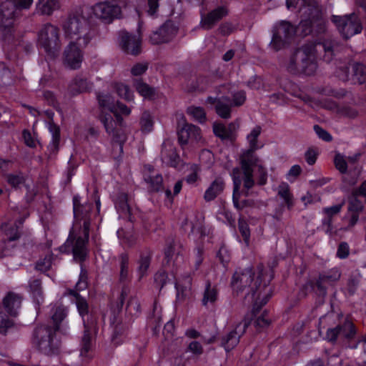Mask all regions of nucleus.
Wrapping results in <instances>:
<instances>
[{"label":"nucleus","instance_id":"obj_42","mask_svg":"<svg viewBox=\"0 0 366 366\" xmlns=\"http://www.w3.org/2000/svg\"><path fill=\"white\" fill-rule=\"evenodd\" d=\"M139 124L143 133L152 132L154 127V119L149 111H144L140 117Z\"/></svg>","mask_w":366,"mask_h":366},{"label":"nucleus","instance_id":"obj_5","mask_svg":"<svg viewBox=\"0 0 366 366\" xmlns=\"http://www.w3.org/2000/svg\"><path fill=\"white\" fill-rule=\"evenodd\" d=\"M91 222L89 219L83 222L84 237H76L74 234V228L70 229L69 237L66 242L60 247V251L64 253L71 252L74 260L82 263L87 257L88 250L86 244L89 240ZM83 267L81 264V267Z\"/></svg>","mask_w":366,"mask_h":366},{"label":"nucleus","instance_id":"obj_36","mask_svg":"<svg viewBox=\"0 0 366 366\" xmlns=\"http://www.w3.org/2000/svg\"><path fill=\"white\" fill-rule=\"evenodd\" d=\"M152 259V253L149 250H145L141 252L140 257L138 261L137 272L139 275V278L143 277L150 266Z\"/></svg>","mask_w":366,"mask_h":366},{"label":"nucleus","instance_id":"obj_56","mask_svg":"<svg viewBox=\"0 0 366 366\" xmlns=\"http://www.w3.org/2000/svg\"><path fill=\"white\" fill-rule=\"evenodd\" d=\"M364 206L360 200L357 197L350 200L348 204V214H354L360 216L362 212Z\"/></svg>","mask_w":366,"mask_h":366},{"label":"nucleus","instance_id":"obj_64","mask_svg":"<svg viewBox=\"0 0 366 366\" xmlns=\"http://www.w3.org/2000/svg\"><path fill=\"white\" fill-rule=\"evenodd\" d=\"M246 101V93L241 90L233 94L232 101H231L232 106L239 107L242 106Z\"/></svg>","mask_w":366,"mask_h":366},{"label":"nucleus","instance_id":"obj_55","mask_svg":"<svg viewBox=\"0 0 366 366\" xmlns=\"http://www.w3.org/2000/svg\"><path fill=\"white\" fill-rule=\"evenodd\" d=\"M262 128L260 126H256L247 135V139L249 143V149H257V138L261 134Z\"/></svg>","mask_w":366,"mask_h":366},{"label":"nucleus","instance_id":"obj_30","mask_svg":"<svg viewBox=\"0 0 366 366\" xmlns=\"http://www.w3.org/2000/svg\"><path fill=\"white\" fill-rule=\"evenodd\" d=\"M232 104L229 97L223 96L218 98V102L215 106L216 113L222 119H229L231 117V109Z\"/></svg>","mask_w":366,"mask_h":366},{"label":"nucleus","instance_id":"obj_60","mask_svg":"<svg viewBox=\"0 0 366 366\" xmlns=\"http://www.w3.org/2000/svg\"><path fill=\"white\" fill-rule=\"evenodd\" d=\"M147 62H139L135 64L131 69V74L134 76L143 75L148 69Z\"/></svg>","mask_w":366,"mask_h":366},{"label":"nucleus","instance_id":"obj_50","mask_svg":"<svg viewBox=\"0 0 366 366\" xmlns=\"http://www.w3.org/2000/svg\"><path fill=\"white\" fill-rule=\"evenodd\" d=\"M320 13L315 19H312L313 21V34L315 35L324 34L327 31V22L322 18H320Z\"/></svg>","mask_w":366,"mask_h":366},{"label":"nucleus","instance_id":"obj_63","mask_svg":"<svg viewBox=\"0 0 366 366\" xmlns=\"http://www.w3.org/2000/svg\"><path fill=\"white\" fill-rule=\"evenodd\" d=\"M334 163L337 169L342 174H345L347 171V164L343 156L338 154H336L334 159Z\"/></svg>","mask_w":366,"mask_h":366},{"label":"nucleus","instance_id":"obj_40","mask_svg":"<svg viewBox=\"0 0 366 366\" xmlns=\"http://www.w3.org/2000/svg\"><path fill=\"white\" fill-rule=\"evenodd\" d=\"M49 131L51 133L52 139L51 142L49 145V150L51 154H55L59 150V142H60V129L54 124H50Z\"/></svg>","mask_w":366,"mask_h":366},{"label":"nucleus","instance_id":"obj_32","mask_svg":"<svg viewBox=\"0 0 366 366\" xmlns=\"http://www.w3.org/2000/svg\"><path fill=\"white\" fill-rule=\"evenodd\" d=\"M133 86L145 99H152L155 95V89L144 82L142 79H134Z\"/></svg>","mask_w":366,"mask_h":366},{"label":"nucleus","instance_id":"obj_45","mask_svg":"<svg viewBox=\"0 0 366 366\" xmlns=\"http://www.w3.org/2000/svg\"><path fill=\"white\" fill-rule=\"evenodd\" d=\"M176 247L177 244L174 239H172L167 242V247L164 250V255L168 263L173 259L174 256L175 259L174 261H177L180 256V251L177 250Z\"/></svg>","mask_w":366,"mask_h":366},{"label":"nucleus","instance_id":"obj_2","mask_svg":"<svg viewBox=\"0 0 366 366\" xmlns=\"http://www.w3.org/2000/svg\"><path fill=\"white\" fill-rule=\"evenodd\" d=\"M287 71L293 74L312 75L317 70V49L307 43L295 49L285 63Z\"/></svg>","mask_w":366,"mask_h":366},{"label":"nucleus","instance_id":"obj_27","mask_svg":"<svg viewBox=\"0 0 366 366\" xmlns=\"http://www.w3.org/2000/svg\"><path fill=\"white\" fill-rule=\"evenodd\" d=\"M21 297L14 292H10L3 300L4 307L11 316H16L21 304Z\"/></svg>","mask_w":366,"mask_h":366},{"label":"nucleus","instance_id":"obj_46","mask_svg":"<svg viewBox=\"0 0 366 366\" xmlns=\"http://www.w3.org/2000/svg\"><path fill=\"white\" fill-rule=\"evenodd\" d=\"M116 207L122 215L127 216L130 214V207L128 204L127 194L122 193L119 195Z\"/></svg>","mask_w":366,"mask_h":366},{"label":"nucleus","instance_id":"obj_24","mask_svg":"<svg viewBox=\"0 0 366 366\" xmlns=\"http://www.w3.org/2000/svg\"><path fill=\"white\" fill-rule=\"evenodd\" d=\"M174 277L176 280L175 288L178 299L183 300L189 292L192 287V277L189 272H185L178 276V269L173 271Z\"/></svg>","mask_w":366,"mask_h":366},{"label":"nucleus","instance_id":"obj_34","mask_svg":"<svg viewBox=\"0 0 366 366\" xmlns=\"http://www.w3.org/2000/svg\"><path fill=\"white\" fill-rule=\"evenodd\" d=\"M236 172L237 173L239 172V169L236 168V169H233L234 189H233L232 199H233V203H234V207L238 209H241L244 206H246L247 201H246V200L243 201L242 204H240L239 203V199L240 197V194L242 193L243 194V193L242 192H239L240 185L242 182L240 179L239 177L236 176Z\"/></svg>","mask_w":366,"mask_h":366},{"label":"nucleus","instance_id":"obj_57","mask_svg":"<svg viewBox=\"0 0 366 366\" xmlns=\"http://www.w3.org/2000/svg\"><path fill=\"white\" fill-rule=\"evenodd\" d=\"M256 171L257 184L259 186H263L267 182L268 173L267 169L262 164L258 165Z\"/></svg>","mask_w":366,"mask_h":366},{"label":"nucleus","instance_id":"obj_3","mask_svg":"<svg viewBox=\"0 0 366 366\" xmlns=\"http://www.w3.org/2000/svg\"><path fill=\"white\" fill-rule=\"evenodd\" d=\"M66 38L76 41L79 46L85 47L94 36L87 19L81 14H71L63 24Z\"/></svg>","mask_w":366,"mask_h":366},{"label":"nucleus","instance_id":"obj_21","mask_svg":"<svg viewBox=\"0 0 366 366\" xmlns=\"http://www.w3.org/2000/svg\"><path fill=\"white\" fill-rule=\"evenodd\" d=\"M314 44L317 49V55L318 54L321 55L323 52L322 57L325 61L328 63L334 59L342 49V46L335 40H325Z\"/></svg>","mask_w":366,"mask_h":366},{"label":"nucleus","instance_id":"obj_18","mask_svg":"<svg viewBox=\"0 0 366 366\" xmlns=\"http://www.w3.org/2000/svg\"><path fill=\"white\" fill-rule=\"evenodd\" d=\"M177 27L174 23L166 21L158 30L152 32L149 36V41L152 44H160L170 41L176 36Z\"/></svg>","mask_w":366,"mask_h":366},{"label":"nucleus","instance_id":"obj_62","mask_svg":"<svg viewBox=\"0 0 366 366\" xmlns=\"http://www.w3.org/2000/svg\"><path fill=\"white\" fill-rule=\"evenodd\" d=\"M168 275L164 271H159L154 275V284L161 290L167 282Z\"/></svg>","mask_w":366,"mask_h":366},{"label":"nucleus","instance_id":"obj_35","mask_svg":"<svg viewBox=\"0 0 366 366\" xmlns=\"http://www.w3.org/2000/svg\"><path fill=\"white\" fill-rule=\"evenodd\" d=\"M97 99L99 107L102 110V112L107 109L110 112H115L116 106L112 95L108 93L99 92L97 94Z\"/></svg>","mask_w":366,"mask_h":366},{"label":"nucleus","instance_id":"obj_52","mask_svg":"<svg viewBox=\"0 0 366 366\" xmlns=\"http://www.w3.org/2000/svg\"><path fill=\"white\" fill-rule=\"evenodd\" d=\"M66 312L64 308L58 307L55 308L54 313L51 315V324H48L49 326H57L58 330L60 328V323L65 318Z\"/></svg>","mask_w":366,"mask_h":366},{"label":"nucleus","instance_id":"obj_8","mask_svg":"<svg viewBox=\"0 0 366 366\" xmlns=\"http://www.w3.org/2000/svg\"><path fill=\"white\" fill-rule=\"evenodd\" d=\"M295 34V28L288 21H282L272 29V37L269 47L278 51L284 49Z\"/></svg>","mask_w":366,"mask_h":366},{"label":"nucleus","instance_id":"obj_29","mask_svg":"<svg viewBox=\"0 0 366 366\" xmlns=\"http://www.w3.org/2000/svg\"><path fill=\"white\" fill-rule=\"evenodd\" d=\"M111 325L113 327L112 340L115 345H119L122 342V337L126 335L128 327L115 315L111 319Z\"/></svg>","mask_w":366,"mask_h":366},{"label":"nucleus","instance_id":"obj_20","mask_svg":"<svg viewBox=\"0 0 366 366\" xmlns=\"http://www.w3.org/2000/svg\"><path fill=\"white\" fill-rule=\"evenodd\" d=\"M228 14L229 11L226 6H218L207 14L202 15L199 25L204 30H210Z\"/></svg>","mask_w":366,"mask_h":366},{"label":"nucleus","instance_id":"obj_28","mask_svg":"<svg viewBox=\"0 0 366 366\" xmlns=\"http://www.w3.org/2000/svg\"><path fill=\"white\" fill-rule=\"evenodd\" d=\"M161 158L163 162L172 167H177L180 160L176 149L172 145L166 144H163Z\"/></svg>","mask_w":366,"mask_h":366},{"label":"nucleus","instance_id":"obj_31","mask_svg":"<svg viewBox=\"0 0 366 366\" xmlns=\"http://www.w3.org/2000/svg\"><path fill=\"white\" fill-rule=\"evenodd\" d=\"M29 292L34 301L38 306L44 302L41 280L37 278H31L29 282Z\"/></svg>","mask_w":366,"mask_h":366},{"label":"nucleus","instance_id":"obj_48","mask_svg":"<svg viewBox=\"0 0 366 366\" xmlns=\"http://www.w3.org/2000/svg\"><path fill=\"white\" fill-rule=\"evenodd\" d=\"M187 113L199 123H203L206 120L205 111L201 107L190 106L187 108Z\"/></svg>","mask_w":366,"mask_h":366},{"label":"nucleus","instance_id":"obj_44","mask_svg":"<svg viewBox=\"0 0 366 366\" xmlns=\"http://www.w3.org/2000/svg\"><path fill=\"white\" fill-rule=\"evenodd\" d=\"M115 90L117 94L127 102L134 100L133 92L130 89L129 86L123 83H117L114 85Z\"/></svg>","mask_w":366,"mask_h":366},{"label":"nucleus","instance_id":"obj_26","mask_svg":"<svg viewBox=\"0 0 366 366\" xmlns=\"http://www.w3.org/2000/svg\"><path fill=\"white\" fill-rule=\"evenodd\" d=\"M225 188V182L221 177H216L211 182L204 194V199L209 202L221 195Z\"/></svg>","mask_w":366,"mask_h":366},{"label":"nucleus","instance_id":"obj_58","mask_svg":"<svg viewBox=\"0 0 366 366\" xmlns=\"http://www.w3.org/2000/svg\"><path fill=\"white\" fill-rule=\"evenodd\" d=\"M238 227L239 232L241 233L244 242L247 246L249 244V238H250V230L249 228L248 224L242 219H239L238 222Z\"/></svg>","mask_w":366,"mask_h":366},{"label":"nucleus","instance_id":"obj_38","mask_svg":"<svg viewBox=\"0 0 366 366\" xmlns=\"http://www.w3.org/2000/svg\"><path fill=\"white\" fill-rule=\"evenodd\" d=\"M4 177L7 183L16 189L20 188L21 185L24 184L26 180V176L21 172L6 174Z\"/></svg>","mask_w":366,"mask_h":366},{"label":"nucleus","instance_id":"obj_25","mask_svg":"<svg viewBox=\"0 0 366 366\" xmlns=\"http://www.w3.org/2000/svg\"><path fill=\"white\" fill-rule=\"evenodd\" d=\"M178 141L180 144H187L189 140L199 141L201 139L200 129L198 127L185 123L178 131Z\"/></svg>","mask_w":366,"mask_h":366},{"label":"nucleus","instance_id":"obj_6","mask_svg":"<svg viewBox=\"0 0 366 366\" xmlns=\"http://www.w3.org/2000/svg\"><path fill=\"white\" fill-rule=\"evenodd\" d=\"M256 149H249L240 157L241 170L242 176L240 179L243 184L242 192L244 197L251 194L250 189L255 185L254 179V168L261 164L260 159L254 154Z\"/></svg>","mask_w":366,"mask_h":366},{"label":"nucleus","instance_id":"obj_49","mask_svg":"<svg viewBox=\"0 0 366 366\" xmlns=\"http://www.w3.org/2000/svg\"><path fill=\"white\" fill-rule=\"evenodd\" d=\"M213 132L215 136L220 138L222 140L233 141L230 133H228L226 126L223 124L214 123L213 124Z\"/></svg>","mask_w":366,"mask_h":366},{"label":"nucleus","instance_id":"obj_13","mask_svg":"<svg viewBox=\"0 0 366 366\" xmlns=\"http://www.w3.org/2000/svg\"><path fill=\"white\" fill-rule=\"evenodd\" d=\"M88 272L86 269L81 267L79 280L76 284V290H69V295L75 297V303L78 312L81 317L89 314V305L86 300L81 297L77 291L85 290L88 286Z\"/></svg>","mask_w":366,"mask_h":366},{"label":"nucleus","instance_id":"obj_23","mask_svg":"<svg viewBox=\"0 0 366 366\" xmlns=\"http://www.w3.org/2000/svg\"><path fill=\"white\" fill-rule=\"evenodd\" d=\"M286 3L289 9L299 7L302 14L315 17L320 14L318 3L315 0H287Z\"/></svg>","mask_w":366,"mask_h":366},{"label":"nucleus","instance_id":"obj_10","mask_svg":"<svg viewBox=\"0 0 366 366\" xmlns=\"http://www.w3.org/2000/svg\"><path fill=\"white\" fill-rule=\"evenodd\" d=\"M99 119L104 124L107 132L112 135L114 141L113 147H118L119 152L122 153L123 151V144L127 139V137L122 128H119L117 122H114V118L109 113L102 112L99 114Z\"/></svg>","mask_w":366,"mask_h":366},{"label":"nucleus","instance_id":"obj_37","mask_svg":"<svg viewBox=\"0 0 366 366\" xmlns=\"http://www.w3.org/2000/svg\"><path fill=\"white\" fill-rule=\"evenodd\" d=\"M119 282L126 283L129 281V256L127 253H122L119 257Z\"/></svg>","mask_w":366,"mask_h":366},{"label":"nucleus","instance_id":"obj_12","mask_svg":"<svg viewBox=\"0 0 366 366\" xmlns=\"http://www.w3.org/2000/svg\"><path fill=\"white\" fill-rule=\"evenodd\" d=\"M357 333L355 325L348 319H345L337 326L329 328L326 332V339L332 343L336 342L338 338L350 340Z\"/></svg>","mask_w":366,"mask_h":366},{"label":"nucleus","instance_id":"obj_61","mask_svg":"<svg viewBox=\"0 0 366 366\" xmlns=\"http://www.w3.org/2000/svg\"><path fill=\"white\" fill-rule=\"evenodd\" d=\"M271 321L268 317L267 312L264 311V312L257 317L254 321V326L257 329L264 328L269 325Z\"/></svg>","mask_w":366,"mask_h":366},{"label":"nucleus","instance_id":"obj_7","mask_svg":"<svg viewBox=\"0 0 366 366\" xmlns=\"http://www.w3.org/2000/svg\"><path fill=\"white\" fill-rule=\"evenodd\" d=\"M38 45L51 56H55L61 48L59 29L47 23L41 28L38 33Z\"/></svg>","mask_w":366,"mask_h":366},{"label":"nucleus","instance_id":"obj_14","mask_svg":"<svg viewBox=\"0 0 366 366\" xmlns=\"http://www.w3.org/2000/svg\"><path fill=\"white\" fill-rule=\"evenodd\" d=\"M94 16L105 24H110L121 15V8L117 4L105 1L94 4L92 7Z\"/></svg>","mask_w":366,"mask_h":366},{"label":"nucleus","instance_id":"obj_51","mask_svg":"<svg viewBox=\"0 0 366 366\" xmlns=\"http://www.w3.org/2000/svg\"><path fill=\"white\" fill-rule=\"evenodd\" d=\"M73 204L74 217H83V209L87 212L91 211L92 208V205L91 204H81L80 203L79 197L77 196L74 197Z\"/></svg>","mask_w":366,"mask_h":366},{"label":"nucleus","instance_id":"obj_17","mask_svg":"<svg viewBox=\"0 0 366 366\" xmlns=\"http://www.w3.org/2000/svg\"><path fill=\"white\" fill-rule=\"evenodd\" d=\"M251 323V318L245 317L239 322L235 328L221 339V344L226 351L235 347L239 342V338L244 334L247 328Z\"/></svg>","mask_w":366,"mask_h":366},{"label":"nucleus","instance_id":"obj_19","mask_svg":"<svg viewBox=\"0 0 366 366\" xmlns=\"http://www.w3.org/2000/svg\"><path fill=\"white\" fill-rule=\"evenodd\" d=\"M76 41H71L64 51V64L71 69L80 68L84 59L83 52Z\"/></svg>","mask_w":366,"mask_h":366},{"label":"nucleus","instance_id":"obj_47","mask_svg":"<svg viewBox=\"0 0 366 366\" xmlns=\"http://www.w3.org/2000/svg\"><path fill=\"white\" fill-rule=\"evenodd\" d=\"M320 275L324 280L325 282L330 285H332L335 282L338 281L340 278L341 273L337 268L331 269L330 270L321 273Z\"/></svg>","mask_w":366,"mask_h":366},{"label":"nucleus","instance_id":"obj_22","mask_svg":"<svg viewBox=\"0 0 366 366\" xmlns=\"http://www.w3.org/2000/svg\"><path fill=\"white\" fill-rule=\"evenodd\" d=\"M144 180L148 184L149 190L152 192L164 191L163 177L155 172L154 167L150 164L144 165L143 169Z\"/></svg>","mask_w":366,"mask_h":366},{"label":"nucleus","instance_id":"obj_9","mask_svg":"<svg viewBox=\"0 0 366 366\" xmlns=\"http://www.w3.org/2000/svg\"><path fill=\"white\" fill-rule=\"evenodd\" d=\"M332 21L335 24L337 30L345 39L360 33L362 29L360 20L355 14L343 16H332Z\"/></svg>","mask_w":366,"mask_h":366},{"label":"nucleus","instance_id":"obj_39","mask_svg":"<svg viewBox=\"0 0 366 366\" xmlns=\"http://www.w3.org/2000/svg\"><path fill=\"white\" fill-rule=\"evenodd\" d=\"M278 196L280 197L286 204L287 208L290 209L293 205V196L290 192L288 184L285 182L281 183L277 188Z\"/></svg>","mask_w":366,"mask_h":366},{"label":"nucleus","instance_id":"obj_33","mask_svg":"<svg viewBox=\"0 0 366 366\" xmlns=\"http://www.w3.org/2000/svg\"><path fill=\"white\" fill-rule=\"evenodd\" d=\"M218 299V290L216 285H212L210 281H207L202 300V305L207 307L208 304L213 305Z\"/></svg>","mask_w":366,"mask_h":366},{"label":"nucleus","instance_id":"obj_11","mask_svg":"<svg viewBox=\"0 0 366 366\" xmlns=\"http://www.w3.org/2000/svg\"><path fill=\"white\" fill-rule=\"evenodd\" d=\"M20 15L21 11L13 0L2 2L0 5V31L7 30L9 33L15 19Z\"/></svg>","mask_w":366,"mask_h":366},{"label":"nucleus","instance_id":"obj_15","mask_svg":"<svg viewBox=\"0 0 366 366\" xmlns=\"http://www.w3.org/2000/svg\"><path fill=\"white\" fill-rule=\"evenodd\" d=\"M119 45L125 53L137 56L141 53L142 39L140 35L120 31Z\"/></svg>","mask_w":366,"mask_h":366},{"label":"nucleus","instance_id":"obj_59","mask_svg":"<svg viewBox=\"0 0 366 366\" xmlns=\"http://www.w3.org/2000/svg\"><path fill=\"white\" fill-rule=\"evenodd\" d=\"M51 266V254H48L44 258L39 259L35 268L40 272H47Z\"/></svg>","mask_w":366,"mask_h":366},{"label":"nucleus","instance_id":"obj_1","mask_svg":"<svg viewBox=\"0 0 366 366\" xmlns=\"http://www.w3.org/2000/svg\"><path fill=\"white\" fill-rule=\"evenodd\" d=\"M254 274L252 267L237 269L233 274L231 287L233 293L236 295L247 290V297L251 293L252 300H254L252 312L256 315L262 307L269 301L272 295V290L267 284H262V279L264 276L262 267H258V274L253 282Z\"/></svg>","mask_w":366,"mask_h":366},{"label":"nucleus","instance_id":"obj_16","mask_svg":"<svg viewBox=\"0 0 366 366\" xmlns=\"http://www.w3.org/2000/svg\"><path fill=\"white\" fill-rule=\"evenodd\" d=\"M81 318L84 330L81 341L80 355L82 357H87V354L92 347V333L97 330V319L92 314H88Z\"/></svg>","mask_w":366,"mask_h":366},{"label":"nucleus","instance_id":"obj_4","mask_svg":"<svg viewBox=\"0 0 366 366\" xmlns=\"http://www.w3.org/2000/svg\"><path fill=\"white\" fill-rule=\"evenodd\" d=\"M57 326L40 325L36 326L31 335L33 346L46 355H56L59 352L60 342L56 337Z\"/></svg>","mask_w":366,"mask_h":366},{"label":"nucleus","instance_id":"obj_53","mask_svg":"<svg viewBox=\"0 0 366 366\" xmlns=\"http://www.w3.org/2000/svg\"><path fill=\"white\" fill-rule=\"evenodd\" d=\"M305 16V19L300 21V28L302 29V33L307 36L310 34H313V21L312 19L315 17H312V16H309L308 14H303Z\"/></svg>","mask_w":366,"mask_h":366},{"label":"nucleus","instance_id":"obj_41","mask_svg":"<svg viewBox=\"0 0 366 366\" xmlns=\"http://www.w3.org/2000/svg\"><path fill=\"white\" fill-rule=\"evenodd\" d=\"M38 8L42 14L50 15L59 8L58 0H39Z\"/></svg>","mask_w":366,"mask_h":366},{"label":"nucleus","instance_id":"obj_43","mask_svg":"<svg viewBox=\"0 0 366 366\" xmlns=\"http://www.w3.org/2000/svg\"><path fill=\"white\" fill-rule=\"evenodd\" d=\"M354 81L359 84L366 81V66L361 63H354L352 65Z\"/></svg>","mask_w":366,"mask_h":366},{"label":"nucleus","instance_id":"obj_54","mask_svg":"<svg viewBox=\"0 0 366 366\" xmlns=\"http://www.w3.org/2000/svg\"><path fill=\"white\" fill-rule=\"evenodd\" d=\"M8 226L7 223H4L1 224V229H5L6 234L7 236V239L4 240V243H9L13 241H16L19 239L21 237V234L19 232L17 226L15 227H11L9 229L6 230V227Z\"/></svg>","mask_w":366,"mask_h":366}]
</instances>
